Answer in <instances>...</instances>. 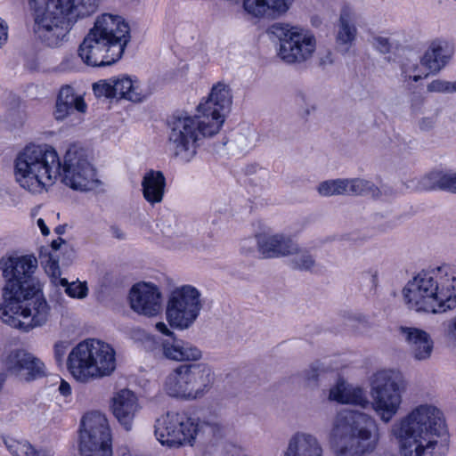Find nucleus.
Returning <instances> with one entry per match:
<instances>
[{
  "mask_svg": "<svg viewBox=\"0 0 456 456\" xmlns=\"http://www.w3.org/2000/svg\"><path fill=\"white\" fill-rule=\"evenodd\" d=\"M7 37V26L0 18V47L6 42Z\"/></svg>",
  "mask_w": 456,
  "mask_h": 456,
  "instance_id": "nucleus-48",
  "label": "nucleus"
},
{
  "mask_svg": "<svg viewBox=\"0 0 456 456\" xmlns=\"http://www.w3.org/2000/svg\"><path fill=\"white\" fill-rule=\"evenodd\" d=\"M355 13L349 7L341 10L336 32V44L347 52L356 39Z\"/></svg>",
  "mask_w": 456,
  "mask_h": 456,
  "instance_id": "nucleus-27",
  "label": "nucleus"
},
{
  "mask_svg": "<svg viewBox=\"0 0 456 456\" xmlns=\"http://www.w3.org/2000/svg\"><path fill=\"white\" fill-rule=\"evenodd\" d=\"M295 252L289 253V265L292 269L298 271L313 272L316 266V261L314 256L305 248H299L296 243Z\"/></svg>",
  "mask_w": 456,
  "mask_h": 456,
  "instance_id": "nucleus-32",
  "label": "nucleus"
},
{
  "mask_svg": "<svg viewBox=\"0 0 456 456\" xmlns=\"http://www.w3.org/2000/svg\"><path fill=\"white\" fill-rule=\"evenodd\" d=\"M256 245V237L245 239L240 243V251L244 255H249L254 252Z\"/></svg>",
  "mask_w": 456,
  "mask_h": 456,
  "instance_id": "nucleus-43",
  "label": "nucleus"
},
{
  "mask_svg": "<svg viewBox=\"0 0 456 456\" xmlns=\"http://www.w3.org/2000/svg\"><path fill=\"white\" fill-rule=\"evenodd\" d=\"M142 193L143 199L151 206L162 202L165 189L166 178L161 171L151 169L142 176Z\"/></svg>",
  "mask_w": 456,
  "mask_h": 456,
  "instance_id": "nucleus-26",
  "label": "nucleus"
},
{
  "mask_svg": "<svg viewBox=\"0 0 456 456\" xmlns=\"http://www.w3.org/2000/svg\"><path fill=\"white\" fill-rule=\"evenodd\" d=\"M452 54L453 50L447 41L435 39L421 57L420 63L431 73L436 74L448 64Z\"/></svg>",
  "mask_w": 456,
  "mask_h": 456,
  "instance_id": "nucleus-23",
  "label": "nucleus"
},
{
  "mask_svg": "<svg viewBox=\"0 0 456 456\" xmlns=\"http://www.w3.org/2000/svg\"><path fill=\"white\" fill-rule=\"evenodd\" d=\"M318 376L319 370L314 365H311L308 369L303 371V377L308 384L316 382Z\"/></svg>",
  "mask_w": 456,
  "mask_h": 456,
  "instance_id": "nucleus-44",
  "label": "nucleus"
},
{
  "mask_svg": "<svg viewBox=\"0 0 456 456\" xmlns=\"http://www.w3.org/2000/svg\"><path fill=\"white\" fill-rule=\"evenodd\" d=\"M314 110V106H312L311 109L307 108L305 110V115H309L311 113V111Z\"/></svg>",
  "mask_w": 456,
  "mask_h": 456,
  "instance_id": "nucleus-56",
  "label": "nucleus"
},
{
  "mask_svg": "<svg viewBox=\"0 0 456 456\" xmlns=\"http://www.w3.org/2000/svg\"><path fill=\"white\" fill-rule=\"evenodd\" d=\"M282 456H324V450L314 435L297 431L289 438Z\"/></svg>",
  "mask_w": 456,
  "mask_h": 456,
  "instance_id": "nucleus-21",
  "label": "nucleus"
},
{
  "mask_svg": "<svg viewBox=\"0 0 456 456\" xmlns=\"http://www.w3.org/2000/svg\"><path fill=\"white\" fill-rule=\"evenodd\" d=\"M209 428L214 435L220 434L218 423L200 425L194 419L184 412H167L161 420H158L155 429L157 439L169 447L192 444L197 433L203 428Z\"/></svg>",
  "mask_w": 456,
  "mask_h": 456,
  "instance_id": "nucleus-11",
  "label": "nucleus"
},
{
  "mask_svg": "<svg viewBox=\"0 0 456 456\" xmlns=\"http://www.w3.org/2000/svg\"><path fill=\"white\" fill-rule=\"evenodd\" d=\"M182 343V339L175 337L164 339L161 342V351L163 355L168 360L177 362Z\"/></svg>",
  "mask_w": 456,
  "mask_h": 456,
  "instance_id": "nucleus-36",
  "label": "nucleus"
},
{
  "mask_svg": "<svg viewBox=\"0 0 456 456\" xmlns=\"http://www.w3.org/2000/svg\"><path fill=\"white\" fill-rule=\"evenodd\" d=\"M60 284L65 288V292L74 298L83 299L88 294V288L86 282L73 281L69 282L67 279L60 280Z\"/></svg>",
  "mask_w": 456,
  "mask_h": 456,
  "instance_id": "nucleus-35",
  "label": "nucleus"
},
{
  "mask_svg": "<svg viewBox=\"0 0 456 456\" xmlns=\"http://www.w3.org/2000/svg\"><path fill=\"white\" fill-rule=\"evenodd\" d=\"M443 171H432L421 178H412L404 183L410 191H441Z\"/></svg>",
  "mask_w": 456,
  "mask_h": 456,
  "instance_id": "nucleus-30",
  "label": "nucleus"
},
{
  "mask_svg": "<svg viewBox=\"0 0 456 456\" xmlns=\"http://www.w3.org/2000/svg\"><path fill=\"white\" fill-rule=\"evenodd\" d=\"M446 336L456 346V316L452 318L446 326Z\"/></svg>",
  "mask_w": 456,
  "mask_h": 456,
  "instance_id": "nucleus-45",
  "label": "nucleus"
},
{
  "mask_svg": "<svg viewBox=\"0 0 456 456\" xmlns=\"http://www.w3.org/2000/svg\"><path fill=\"white\" fill-rule=\"evenodd\" d=\"M404 388L399 370H381L374 374L370 384L371 406L384 423L390 422L398 413Z\"/></svg>",
  "mask_w": 456,
  "mask_h": 456,
  "instance_id": "nucleus-10",
  "label": "nucleus"
},
{
  "mask_svg": "<svg viewBox=\"0 0 456 456\" xmlns=\"http://www.w3.org/2000/svg\"><path fill=\"white\" fill-rule=\"evenodd\" d=\"M67 368L72 377L82 383L108 377L116 369L115 350L98 339L84 340L69 354Z\"/></svg>",
  "mask_w": 456,
  "mask_h": 456,
  "instance_id": "nucleus-9",
  "label": "nucleus"
},
{
  "mask_svg": "<svg viewBox=\"0 0 456 456\" xmlns=\"http://www.w3.org/2000/svg\"><path fill=\"white\" fill-rule=\"evenodd\" d=\"M59 391L62 395L68 396L71 394V387L68 382L61 380L59 386Z\"/></svg>",
  "mask_w": 456,
  "mask_h": 456,
  "instance_id": "nucleus-50",
  "label": "nucleus"
},
{
  "mask_svg": "<svg viewBox=\"0 0 456 456\" xmlns=\"http://www.w3.org/2000/svg\"><path fill=\"white\" fill-rule=\"evenodd\" d=\"M37 268V260L30 255L12 253L0 258L4 281L0 319L23 331L44 325L50 316V306L34 277Z\"/></svg>",
  "mask_w": 456,
  "mask_h": 456,
  "instance_id": "nucleus-2",
  "label": "nucleus"
},
{
  "mask_svg": "<svg viewBox=\"0 0 456 456\" xmlns=\"http://www.w3.org/2000/svg\"><path fill=\"white\" fill-rule=\"evenodd\" d=\"M232 105V94L230 87L223 83L215 85L208 98L199 104L198 113L208 117L209 123L217 122L218 131L224 122L225 113Z\"/></svg>",
  "mask_w": 456,
  "mask_h": 456,
  "instance_id": "nucleus-15",
  "label": "nucleus"
},
{
  "mask_svg": "<svg viewBox=\"0 0 456 456\" xmlns=\"http://www.w3.org/2000/svg\"><path fill=\"white\" fill-rule=\"evenodd\" d=\"M429 93L451 94V82L443 79H435L427 86Z\"/></svg>",
  "mask_w": 456,
  "mask_h": 456,
  "instance_id": "nucleus-39",
  "label": "nucleus"
},
{
  "mask_svg": "<svg viewBox=\"0 0 456 456\" xmlns=\"http://www.w3.org/2000/svg\"><path fill=\"white\" fill-rule=\"evenodd\" d=\"M129 40L130 28L126 20L118 15L103 13L80 44L78 56L88 66H109L122 57Z\"/></svg>",
  "mask_w": 456,
  "mask_h": 456,
  "instance_id": "nucleus-6",
  "label": "nucleus"
},
{
  "mask_svg": "<svg viewBox=\"0 0 456 456\" xmlns=\"http://www.w3.org/2000/svg\"><path fill=\"white\" fill-rule=\"evenodd\" d=\"M317 190L319 194L324 197L346 194V179L324 181L319 184Z\"/></svg>",
  "mask_w": 456,
  "mask_h": 456,
  "instance_id": "nucleus-33",
  "label": "nucleus"
},
{
  "mask_svg": "<svg viewBox=\"0 0 456 456\" xmlns=\"http://www.w3.org/2000/svg\"><path fill=\"white\" fill-rule=\"evenodd\" d=\"M380 439L376 420L370 415L343 410L336 416L331 446L336 456H363L375 451Z\"/></svg>",
  "mask_w": 456,
  "mask_h": 456,
  "instance_id": "nucleus-7",
  "label": "nucleus"
},
{
  "mask_svg": "<svg viewBox=\"0 0 456 456\" xmlns=\"http://www.w3.org/2000/svg\"><path fill=\"white\" fill-rule=\"evenodd\" d=\"M302 100H305V96L303 94L299 95Z\"/></svg>",
  "mask_w": 456,
  "mask_h": 456,
  "instance_id": "nucleus-58",
  "label": "nucleus"
},
{
  "mask_svg": "<svg viewBox=\"0 0 456 456\" xmlns=\"http://www.w3.org/2000/svg\"><path fill=\"white\" fill-rule=\"evenodd\" d=\"M258 251L265 258H273L289 256L295 252L296 242L283 234H258L256 235Z\"/></svg>",
  "mask_w": 456,
  "mask_h": 456,
  "instance_id": "nucleus-22",
  "label": "nucleus"
},
{
  "mask_svg": "<svg viewBox=\"0 0 456 456\" xmlns=\"http://www.w3.org/2000/svg\"><path fill=\"white\" fill-rule=\"evenodd\" d=\"M436 119L433 117L423 118L419 122V126L423 131H428L434 127Z\"/></svg>",
  "mask_w": 456,
  "mask_h": 456,
  "instance_id": "nucleus-47",
  "label": "nucleus"
},
{
  "mask_svg": "<svg viewBox=\"0 0 456 456\" xmlns=\"http://www.w3.org/2000/svg\"><path fill=\"white\" fill-rule=\"evenodd\" d=\"M402 76L405 81L412 80L418 82L426 77L428 74H424L418 62L407 61L402 65Z\"/></svg>",
  "mask_w": 456,
  "mask_h": 456,
  "instance_id": "nucleus-37",
  "label": "nucleus"
},
{
  "mask_svg": "<svg viewBox=\"0 0 456 456\" xmlns=\"http://www.w3.org/2000/svg\"><path fill=\"white\" fill-rule=\"evenodd\" d=\"M86 104L82 96L75 94L74 89L69 86L61 88L57 100L54 116L57 120H63L68 116L78 111L85 113Z\"/></svg>",
  "mask_w": 456,
  "mask_h": 456,
  "instance_id": "nucleus-24",
  "label": "nucleus"
},
{
  "mask_svg": "<svg viewBox=\"0 0 456 456\" xmlns=\"http://www.w3.org/2000/svg\"><path fill=\"white\" fill-rule=\"evenodd\" d=\"M56 232H57L58 233H61V227H60V226H59V227H57V228H56Z\"/></svg>",
  "mask_w": 456,
  "mask_h": 456,
  "instance_id": "nucleus-57",
  "label": "nucleus"
},
{
  "mask_svg": "<svg viewBox=\"0 0 456 456\" xmlns=\"http://www.w3.org/2000/svg\"><path fill=\"white\" fill-rule=\"evenodd\" d=\"M67 345L65 342H57L54 345V355L58 362H62L63 357L66 354Z\"/></svg>",
  "mask_w": 456,
  "mask_h": 456,
  "instance_id": "nucleus-46",
  "label": "nucleus"
},
{
  "mask_svg": "<svg viewBox=\"0 0 456 456\" xmlns=\"http://www.w3.org/2000/svg\"><path fill=\"white\" fill-rule=\"evenodd\" d=\"M372 45L382 53H389L391 48V44L388 38L384 37H374L372 39Z\"/></svg>",
  "mask_w": 456,
  "mask_h": 456,
  "instance_id": "nucleus-42",
  "label": "nucleus"
},
{
  "mask_svg": "<svg viewBox=\"0 0 456 456\" xmlns=\"http://www.w3.org/2000/svg\"><path fill=\"white\" fill-rule=\"evenodd\" d=\"M456 93V81L451 82V94Z\"/></svg>",
  "mask_w": 456,
  "mask_h": 456,
  "instance_id": "nucleus-54",
  "label": "nucleus"
},
{
  "mask_svg": "<svg viewBox=\"0 0 456 456\" xmlns=\"http://www.w3.org/2000/svg\"><path fill=\"white\" fill-rule=\"evenodd\" d=\"M100 0H29L36 37L50 47L67 40L74 24L96 12Z\"/></svg>",
  "mask_w": 456,
  "mask_h": 456,
  "instance_id": "nucleus-5",
  "label": "nucleus"
},
{
  "mask_svg": "<svg viewBox=\"0 0 456 456\" xmlns=\"http://www.w3.org/2000/svg\"><path fill=\"white\" fill-rule=\"evenodd\" d=\"M13 166L16 182L32 193L46 190L59 177L66 186L82 192L102 184L87 151L76 144L69 147L62 162L53 147L28 144L17 153Z\"/></svg>",
  "mask_w": 456,
  "mask_h": 456,
  "instance_id": "nucleus-1",
  "label": "nucleus"
},
{
  "mask_svg": "<svg viewBox=\"0 0 456 456\" xmlns=\"http://www.w3.org/2000/svg\"><path fill=\"white\" fill-rule=\"evenodd\" d=\"M200 297V292L191 285H183L172 290L166 309L168 323L179 330L190 328L201 311Z\"/></svg>",
  "mask_w": 456,
  "mask_h": 456,
  "instance_id": "nucleus-13",
  "label": "nucleus"
},
{
  "mask_svg": "<svg viewBox=\"0 0 456 456\" xmlns=\"http://www.w3.org/2000/svg\"><path fill=\"white\" fill-rule=\"evenodd\" d=\"M201 357L202 352L198 346L183 340L177 362L199 361Z\"/></svg>",
  "mask_w": 456,
  "mask_h": 456,
  "instance_id": "nucleus-38",
  "label": "nucleus"
},
{
  "mask_svg": "<svg viewBox=\"0 0 456 456\" xmlns=\"http://www.w3.org/2000/svg\"><path fill=\"white\" fill-rule=\"evenodd\" d=\"M37 226L40 228L43 235L46 236L50 233V230L48 229L45 221L42 218L37 219Z\"/></svg>",
  "mask_w": 456,
  "mask_h": 456,
  "instance_id": "nucleus-52",
  "label": "nucleus"
},
{
  "mask_svg": "<svg viewBox=\"0 0 456 456\" xmlns=\"http://www.w3.org/2000/svg\"><path fill=\"white\" fill-rule=\"evenodd\" d=\"M167 147L172 156L183 163L196 156L202 140L218 133L217 122L209 123L208 117L176 113L167 121Z\"/></svg>",
  "mask_w": 456,
  "mask_h": 456,
  "instance_id": "nucleus-8",
  "label": "nucleus"
},
{
  "mask_svg": "<svg viewBox=\"0 0 456 456\" xmlns=\"http://www.w3.org/2000/svg\"><path fill=\"white\" fill-rule=\"evenodd\" d=\"M4 444L13 456H36V450L27 441L9 438L4 440Z\"/></svg>",
  "mask_w": 456,
  "mask_h": 456,
  "instance_id": "nucleus-34",
  "label": "nucleus"
},
{
  "mask_svg": "<svg viewBox=\"0 0 456 456\" xmlns=\"http://www.w3.org/2000/svg\"><path fill=\"white\" fill-rule=\"evenodd\" d=\"M441 191L456 193V173L443 171Z\"/></svg>",
  "mask_w": 456,
  "mask_h": 456,
  "instance_id": "nucleus-40",
  "label": "nucleus"
},
{
  "mask_svg": "<svg viewBox=\"0 0 456 456\" xmlns=\"http://www.w3.org/2000/svg\"><path fill=\"white\" fill-rule=\"evenodd\" d=\"M45 272L53 277L60 274L59 261L57 255L49 254L47 259L43 260Z\"/></svg>",
  "mask_w": 456,
  "mask_h": 456,
  "instance_id": "nucleus-41",
  "label": "nucleus"
},
{
  "mask_svg": "<svg viewBox=\"0 0 456 456\" xmlns=\"http://www.w3.org/2000/svg\"><path fill=\"white\" fill-rule=\"evenodd\" d=\"M7 371L20 380L30 381L45 375V364L25 350H15L5 361Z\"/></svg>",
  "mask_w": 456,
  "mask_h": 456,
  "instance_id": "nucleus-16",
  "label": "nucleus"
},
{
  "mask_svg": "<svg viewBox=\"0 0 456 456\" xmlns=\"http://www.w3.org/2000/svg\"><path fill=\"white\" fill-rule=\"evenodd\" d=\"M36 456H55V454L51 450H40L36 451Z\"/></svg>",
  "mask_w": 456,
  "mask_h": 456,
  "instance_id": "nucleus-53",
  "label": "nucleus"
},
{
  "mask_svg": "<svg viewBox=\"0 0 456 456\" xmlns=\"http://www.w3.org/2000/svg\"><path fill=\"white\" fill-rule=\"evenodd\" d=\"M112 412L126 431L132 429L134 419L140 406L137 396L129 389L118 391L112 398Z\"/></svg>",
  "mask_w": 456,
  "mask_h": 456,
  "instance_id": "nucleus-20",
  "label": "nucleus"
},
{
  "mask_svg": "<svg viewBox=\"0 0 456 456\" xmlns=\"http://www.w3.org/2000/svg\"><path fill=\"white\" fill-rule=\"evenodd\" d=\"M390 432L401 456H444L449 450L444 413L433 404L416 406L397 419Z\"/></svg>",
  "mask_w": 456,
  "mask_h": 456,
  "instance_id": "nucleus-3",
  "label": "nucleus"
},
{
  "mask_svg": "<svg viewBox=\"0 0 456 456\" xmlns=\"http://www.w3.org/2000/svg\"><path fill=\"white\" fill-rule=\"evenodd\" d=\"M191 400L202 398L212 388L216 375L213 368L205 362L185 364Z\"/></svg>",
  "mask_w": 456,
  "mask_h": 456,
  "instance_id": "nucleus-18",
  "label": "nucleus"
},
{
  "mask_svg": "<svg viewBox=\"0 0 456 456\" xmlns=\"http://www.w3.org/2000/svg\"><path fill=\"white\" fill-rule=\"evenodd\" d=\"M65 241L61 238H58L54 240L51 243L52 250L53 251L52 254L56 255V252L60 249L61 246L64 244Z\"/></svg>",
  "mask_w": 456,
  "mask_h": 456,
  "instance_id": "nucleus-51",
  "label": "nucleus"
},
{
  "mask_svg": "<svg viewBox=\"0 0 456 456\" xmlns=\"http://www.w3.org/2000/svg\"><path fill=\"white\" fill-rule=\"evenodd\" d=\"M370 273L372 277V282L375 283L377 281V272L376 271H370Z\"/></svg>",
  "mask_w": 456,
  "mask_h": 456,
  "instance_id": "nucleus-55",
  "label": "nucleus"
},
{
  "mask_svg": "<svg viewBox=\"0 0 456 456\" xmlns=\"http://www.w3.org/2000/svg\"><path fill=\"white\" fill-rule=\"evenodd\" d=\"M405 305L418 313L443 314L456 308V265L423 270L403 289Z\"/></svg>",
  "mask_w": 456,
  "mask_h": 456,
  "instance_id": "nucleus-4",
  "label": "nucleus"
},
{
  "mask_svg": "<svg viewBox=\"0 0 456 456\" xmlns=\"http://www.w3.org/2000/svg\"><path fill=\"white\" fill-rule=\"evenodd\" d=\"M161 293L159 288L147 282H140L132 287L129 292L131 308L145 316L157 315L161 309Z\"/></svg>",
  "mask_w": 456,
  "mask_h": 456,
  "instance_id": "nucleus-17",
  "label": "nucleus"
},
{
  "mask_svg": "<svg viewBox=\"0 0 456 456\" xmlns=\"http://www.w3.org/2000/svg\"><path fill=\"white\" fill-rule=\"evenodd\" d=\"M347 195H365L377 198L379 189L370 181L362 178L346 179Z\"/></svg>",
  "mask_w": 456,
  "mask_h": 456,
  "instance_id": "nucleus-31",
  "label": "nucleus"
},
{
  "mask_svg": "<svg viewBox=\"0 0 456 456\" xmlns=\"http://www.w3.org/2000/svg\"><path fill=\"white\" fill-rule=\"evenodd\" d=\"M271 31L279 38L278 56L284 62L302 63L313 56L316 40L309 30L288 23H275Z\"/></svg>",
  "mask_w": 456,
  "mask_h": 456,
  "instance_id": "nucleus-12",
  "label": "nucleus"
},
{
  "mask_svg": "<svg viewBox=\"0 0 456 456\" xmlns=\"http://www.w3.org/2000/svg\"><path fill=\"white\" fill-rule=\"evenodd\" d=\"M294 0H242L244 10L256 18L286 13Z\"/></svg>",
  "mask_w": 456,
  "mask_h": 456,
  "instance_id": "nucleus-25",
  "label": "nucleus"
},
{
  "mask_svg": "<svg viewBox=\"0 0 456 456\" xmlns=\"http://www.w3.org/2000/svg\"><path fill=\"white\" fill-rule=\"evenodd\" d=\"M156 329L157 330H159L160 333L172 338L174 336V332H172L168 328L167 326L162 322H157L156 323Z\"/></svg>",
  "mask_w": 456,
  "mask_h": 456,
  "instance_id": "nucleus-49",
  "label": "nucleus"
},
{
  "mask_svg": "<svg viewBox=\"0 0 456 456\" xmlns=\"http://www.w3.org/2000/svg\"><path fill=\"white\" fill-rule=\"evenodd\" d=\"M329 399L340 403L359 405L362 408L370 403L362 388L352 387L344 380H339L330 388Z\"/></svg>",
  "mask_w": 456,
  "mask_h": 456,
  "instance_id": "nucleus-28",
  "label": "nucleus"
},
{
  "mask_svg": "<svg viewBox=\"0 0 456 456\" xmlns=\"http://www.w3.org/2000/svg\"><path fill=\"white\" fill-rule=\"evenodd\" d=\"M93 91L96 97L123 98L134 102L144 98L139 81L126 75L100 80L93 85Z\"/></svg>",
  "mask_w": 456,
  "mask_h": 456,
  "instance_id": "nucleus-14",
  "label": "nucleus"
},
{
  "mask_svg": "<svg viewBox=\"0 0 456 456\" xmlns=\"http://www.w3.org/2000/svg\"><path fill=\"white\" fill-rule=\"evenodd\" d=\"M398 333L416 361H426L430 358L434 342L427 331L416 327L400 326Z\"/></svg>",
  "mask_w": 456,
  "mask_h": 456,
  "instance_id": "nucleus-19",
  "label": "nucleus"
},
{
  "mask_svg": "<svg viewBox=\"0 0 456 456\" xmlns=\"http://www.w3.org/2000/svg\"><path fill=\"white\" fill-rule=\"evenodd\" d=\"M164 389L170 396L191 400L185 364L177 366L167 376Z\"/></svg>",
  "mask_w": 456,
  "mask_h": 456,
  "instance_id": "nucleus-29",
  "label": "nucleus"
}]
</instances>
